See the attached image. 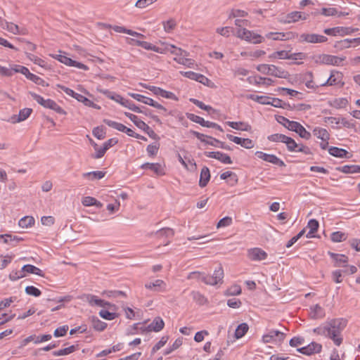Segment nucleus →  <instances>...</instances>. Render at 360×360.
I'll list each match as a JSON object with an SVG mask.
<instances>
[{"label": "nucleus", "mask_w": 360, "mask_h": 360, "mask_svg": "<svg viewBox=\"0 0 360 360\" xmlns=\"http://www.w3.org/2000/svg\"><path fill=\"white\" fill-rule=\"evenodd\" d=\"M346 325L347 321L345 319H333L326 326L314 329V332L329 338L335 345L340 346L343 340L341 334Z\"/></svg>", "instance_id": "obj_1"}, {"label": "nucleus", "mask_w": 360, "mask_h": 360, "mask_svg": "<svg viewBox=\"0 0 360 360\" xmlns=\"http://www.w3.org/2000/svg\"><path fill=\"white\" fill-rule=\"evenodd\" d=\"M224 278V270L221 266H219L218 269H216L214 271L212 276L205 275V274L200 273L199 271H193L191 272L188 276V279H198L201 280L207 285H214L218 283H221L223 282Z\"/></svg>", "instance_id": "obj_2"}, {"label": "nucleus", "mask_w": 360, "mask_h": 360, "mask_svg": "<svg viewBox=\"0 0 360 360\" xmlns=\"http://www.w3.org/2000/svg\"><path fill=\"white\" fill-rule=\"evenodd\" d=\"M277 121L288 129L298 134L301 138L307 140L311 138L310 132L307 131L305 128L299 122L295 121H290L283 116H279L277 119Z\"/></svg>", "instance_id": "obj_3"}, {"label": "nucleus", "mask_w": 360, "mask_h": 360, "mask_svg": "<svg viewBox=\"0 0 360 360\" xmlns=\"http://www.w3.org/2000/svg\"><path fill=\"white\" fill-rule=\"evenodd\" d=\"M257 70L263 74L279 78L285 79L289 76L287 71H285L274 65L261 64L257 67Z\"/></svg>", "instance_id": "obj_4"}, {"label": "nucleus", "mask_w": 360, "mask_h": 360, "mask_svg": "<svg viewBox=\"0 0 360 360\" xmlns=\"http://www.w3.org/2000/svg\"><path fill=\"white\" fill-rule=\"evenodd\" d=\"M31 95L34 100L44 108L51 109L60 115H66V112L54 101L51 99H44L42 96L34 93L31 94Z\"/></svg>", "instance_id": "obj_5"}, {"label": "nucleus", "mask_w": 360, "mask_h": 360, "mask_svg": "<svg viewBox=\"0 0 360 360\" xmlns=\"http://www.w3.org/2000/svg\"><path fill=\"white\" fill-rule=\"evenodd\" d=\"M124 115L129 118L137 127L145 131L151 139L155 140L160 139L158 134L143 121L139 120L136 115L127 112H124Z\"/></svg>", "instance_id": "obj_6"}, {"label": "nucleus", "mask_w": 360, "mask_h": 360, "mask_svg": "<svg viewBox=\"0 0 360 360\" xmlns=\"http://www.w3.org/2000/svg\"><path fill=\"white\" fill-rule=\"evenodd\" d=\"M313 59L314 63L316 64H326L338 66L343 60H345V58H340L328 54H319L313 56Z\"/></svg>", "instance_id": "obj_7"}, {"label": "nucleus", "mask_w": 360, "mask_h": 360, "mask_svg": "<svg viewBox=\"0 0 360 360\" xmlns=\"http://www.w3.org/2000/svg\"><path fill=\"white\" fill-rule=\"evenodd\" d=\"M237 37L253 44L262 43L264 37L261 35L251 32L245 28H240L237 30Z\"/></svg>", "instance_id": "obj_8"}, {"label": "nucleus", "mask_w": 360, "mask_h": 360, "mask_svg": "<svg viewBox=\"0 0 360 360\" xmlns=\"http://www.w3.org/2000/svg\"><path fill=\"white\" fill-rule=\"evenodd\" d=\"M309 14L300 11H292L285 15H281L278 21L283 24H290L298 22L300 20H306Z\"/></svg>", "instance_id": "obj_9"}, {"label": "nucleus", "mask_w": 360, "mask_h": 360, "mask_svg": "<svg viewBox=\"0 0 360 360\" xmlns=\"http://www.w3.org/2000/svg\"><path fill=\"white\" fill-rule=\"evenodd\" d=\"M285 334L283 332L271 330L268 333L262 336L264 343H275L281 344L285 339Z\"/></svg>", "instance_id": "obj_10"}, {"label": "nucleus", "mask_w": 360, "mask_h": 360, "mask_svg": "<svg viewBox=\"0 0 360 360\" xmlns=\"http://www.w3.org/2000/svg\"><path fill=\"white\" fill-rule=\"evenodd\" d=\"M344 84L343 74L339 71L332 70L329 78L325 82L321 84L320 86H340L342 87Z\"/></svg>", "instance_id": "obj_11"}, {"label": "nucleus", "mask_w": 360, "mask_h": 360, "mask_svg": "<svg viewBox=\"0 0 360 360\" xmlns=\"http://www.w3.org/2000/svg\"><path fill=\"white\" fill-rule=\"evenodd\" d=\"M327 40L328 38L326 37L314 33H303L300 36L299 39L300 42H307L311 44L324 43L327 41Z\"/></svg>", "instance_id": "obj_12"}, {"label": "nucleus", "mask_w": 360, "mask_h": 360, "mask_svg": "<svg viewBox=\"0 0 360 360\" xmlns=\"http://www.w3.org/2000/svg\"><path fill=\"white\" fill-rule=\"evenodd\" d=\"M322 349L321 345L316 342H311L306 347L298 348L297 350L300 353L305 355H311L316 353L321 352Z\"/></svg>", "instance_id": "obj_13"}, {"label": "nucleus", "mask_w": 360, "mask_h": 360, "mask_svg": "<svg viewBox=\"0 0 360 360\" xmlns=\"http://www.w3.org/2000/svg\"><path fill=\"white\" fill-rule=\"evenodd\" d=\"M144 286L146 289L150 290L153 292H159L166 291L167 285L164 281L157 279L153 282L146 283Z\"/></svg>", "instance_id": "obj_14"}, {"label": "nucleus", "mask_w": 360, "mask_h": 360, "mask_svg": "<svg viewBox=\"0 0 360 360\" xmlns=\"http://www.w3.org/2000/svg\"><path fill=\"white\" fill-rule=\"evenodd\" d=\"M248 256L252 261H261L267 257V254L262 249L255 248L248 250Z\"/></svg>", "instance_id": "obj_15"}, {"label": "nucleus", "mask_w": 360, "mask_h": 360, "mask_svg": "<svg viewBox=\"0 0 360 360\" xmlns=\"http://www.w3.org/2000/svg\"><path fill=\"white\" fill-rule=\"evenodd\" d=\"M14 72L22 73V75H25L27 79L37 84H40L41 82H43V79L41 77L31 73L28 68L24 66H20L18 69L14 70Z\"/></svg>", "instance_id": "obj_16"}, {"label": "nucleus", "mask_w": 360, "mask_h": 360, "mask_svg": "<svg viewBox=\"0 0 360 360\" xmlns=\"http://www.w3.org/2000/svg\"><path fill=\"white\" fill-rule=\"evenodd\" d=\"M150 91H153L154 94L162 96L163 98H169L177 101L178 98L172 92L165 91L160 87L150 86L147 87Z\"/></svg>", "instance_id": "obj_17"}, {"label": "nucleus", "mask_w": 360, "mask_h": 360, "mask_svg": "<svg viewBox=\"0 0 360 360\" xmlns=\"http://www.w3.org/2000/svg\"><path fill=\"white\" fill-rule=\"evenodd\" d=\"M32 112V109L28 108L20 110L18 115H13L11 117V122L18 123L25 120L27 117H29Z\"/></svg>", "instance_id": "obj_18"}, {"label": "nucleus", "mask_w": 360, "mask_h": 360, "mask_svg": "<svg viewBox=\"0 0 360 360\" xmlns=\"http://www.w3.org/2000/svg\"><path fill=\"white\" fill-rule=\"evenodd\" d=\"M328 255L335 261V266H343L348 262V258L345 255L336 254L328 252Z\"/></svg>", "instance_id": "obj_19"}, {"label": "nucleus", "mask_w": 360, "mask_h": 360, "mask_svg": "<svg viewBox=\"0 0 360 360\" xmlns=\"http://www.w3.org/2000/svg\"><path fill=\"white\" fill-rule=\"evenodd\" d=\"M309 315L314 319H322L325 316V311L319 304H315L310 307Z\"/></svg>", "instance_id": "obj_20"}, {"label": "nucleus", "mask_w": 360, "mask_h": 360, "mask_svg": "<svg viewBox=\"0 0 360 360\" xmlns=\"http://www.w3.org/2000/svg\"><path fill=\"white\" fill-rule=\"evenodd\" d=\"M210 179V169L207 167H203L200 172V177L199 181V185L203 188L207 186Z\"/></svg>", "instance_id": "obj_21"}, {"label": "nucleus", "mask_w": 360, "mask_h": 360, "mask_svg": "<svg viewBox=\"0 0 360 360\" xmlns=\"http://www.w3.org/2000/svg\"><path fill=\"white\" fill-rule=\"evenodd\" d=\"M165 323L160 317H156L153 322L148 325L147 329L148 331L158 332L164 328Z\"/></svg>", "instance_id": "obj_22"}, {"label": "nucleus", "mask_w": 360, "mask_h": 360, "mask_svg": "<svg viewBox=\"0 0 360 360\" xmlns=\"http://www.w3.org/2000/svg\"><path fill=\"white\" fill-rule=\"evenodd\" d=\"M142 169H149L153 171L155 174L158 175H162L165 174L164 169L162 165L159 163H145L141 166Z\"/></svg>", "instance_id": "obj_23"}, {"label": "nucleus", "mask_w": 360, "mask_h": 360, "mask_svg": "<svg viewBox=\"0 0 360 360\" xmlns=\"http://www.w3.org/2000/svg\"><path fill=\"white\" fill-rule=\"evenodd\" d=\"M328 153L334 157L340 158H347V155L348 154V152L346 150L335 146H331L330 148H329Z\"/></svg>", "instance_id": "obj_24"}, {"label": "nucleus", "mask_w": 360, "mask_h": 360, "mask_svg": "<svg viewBox=\"0 0 360 360\" xmlns=\"http://www.w3.org/2000/svg\"><path fill=\"white\" fill-rule=\"evenodd\" d=\"M313 134L322 141L329 140L330 139L328 131L326 129L321 127H315L313 130Z\"/></svg>", "instance_id": "obj_25"}, {"label": "nucleus", "mask_w": 360, "mask_h": 360, "mask_svg": "<svg viewBox=\"0 0 360 360\" xmlns=\"http://www.w3.org/2000/svg\"><path fill=\"white\" fill-rule=\"evenodd\" d=\"M319 224L316 219H310L308 222L307 227L309 229V231L307 233L306 236L308 238L314 237V233H316L319 229Z\"/></svg>", "instance_id": "obj_26"}, {"label": "nucleus", "mask_w": 360, "mask_h": 360, "mask_svg": "<svg viewBox=\"0 0 360 360\" xmlns=\"http://www.w3.org/2000/svg\"><path fill=\"white\" fill-rule=\"evenodd\" d=\"M227 124L233 129L248 131L251 129L250 125L242 122H228Z\"/></svg>", "instance_id": "obj_27"}, {"label": "nucleus", "mask_w": 360, "mask_h": 360, "mask_svg": "<svg viewBox=\"0 0 360 360\" xmlns=\"http://www.w3.org/2000/svg\"><path fill=\"white\" fill-rule=\"evenodd\" d=\"M34 221L33 217L26 216L19 220L18 225L22 228H29L34 224Z\"/></svg>", "instance_id": "obj_28"}, {"label": "nucleus", "mask_w": 360, "mask_h": 360, "mask_svg": "<svg viewBox=\"0 0 360 360\" xmlns=\"http://www.w3.org/2000/svg\"><path fill=\"white\" fill-rule=\"evenodd\" d=\"M105 172L101 171H95L84 173L82 174L84 178H86L89 180H94V179H101L105 176Z\"/></svg>", "instance_id": "obj_29"}, {"label": "nucleus", "mask_w": 360, "mask_h": 360, "mask_svg": "<svg viewBox=\"0 0 360 360\" xmlns=\"http://www.w3.org/2000/svg\"><path fill=\"white\" fill-rule=\"evenodd\" d=\"M84 297L86 299V301H87L89 304L91 306L96 305L101 307V305L103 304V300L99 299L96 295L88 294L85 295Z\"/></svg>", "instance_id": "obj_30"}, {"label": "nucleus", "mask_w": 360, "mask_h": 360, "mask_svg": "<svg viewBox=\"0 0 360 360\" xmlns=\"http://www.w3.org/2000/svg\"><path fill=\"white\" fill-rule=\"evenodd\" d=\"M22 270L25 271V274H34L40 276H44L43 271L40 269L31 264L24 265L22 266Z\"/></svg>", "instance_id": "obj_31"}, {"label": "nucleus", "mask_w": 360, "mask_h": 360, "mask_svg": "<svg viewBox=\"0 0 360 360\" xmlns=\"http://www.w3.org/2000/svg\"><path fill=\"white\" fill-rule=\"evenodd\" d=\"M93 328L98 331H103L107 327V323L101 321L98 318L93 316L91 318Z\"/></svg>", "instance_id": "obj_32"}, {"label": "nucleus", "mask_w": 360, "mask_h": 360, "mask_svg": "<svg viewBox=\"0 0 360 360\" xmlns=\"http://www.w3.org/2000/svg\"><path fill=\"white\" fill-rule=\"evenodd\" d=\"M249 329L248 325L245 323L240 324L235 332V337L236 339L243 337Z\"/></svg>", "instance_id": "obj_33"}, {"label": "nucleus", "mask_w": 360, "mask_h": 360, "mask_svg": "<svg viewBox=\"0 0 360 360\" xmlns=\"http://www.w3.org/2000/svg\"><path fill=\"white\" fill-rule=\"evenodd\" d=\"M190 101L192 102L195 105H197L200 109L206 110L209 114H212L216 112V110L213 109L211 106L206 105L202 101H200L197 99L191 98Z\"/></svg>", "instance_id": "obj_34"}, {"label": "nucleus", "mask_w": 360, "mask_h": 360, "mask_svg": "<svg viewBox=\"0 0 360 360\" xmlns=\"http://www.w3.org/2000/svg\"><path fill=\"white\" fill-rule=\"evenodd\" d=\"M77 349V345H71L68 347L55 351L53 352L54 356H63L70 354Z\"/></svg>", "instance_id": "obj_35"}, {"label": "nucleus", "mask_w": 360, "mask_h": 360, "mask_svg": "<svg viewBox=\"0 0 360 360\" xmlns=\"http://www.w3.org/2000/svg\"><path fill=\"white\" fill-rule=\"evenodd\" d=\"M103 122L108 126L112 127V128H114L120 131H122V132H124L125 129L127 127L126 126H124V124H122L121 123H119V122L110 120L105 119L103 120Z\"/></svg>", "instance_id": "obj_36"}, {"label": "nucleus", "mask_w": 360, "mask_h": 360, "mask_svg": "<svg viewBox=\"0 0 360 360\" xmlns=\"http://www.w3.org/2000/svg\"><path fill=\"white\" fill-rule=\"evenodd\" d=\"M142 48L146 49V50H151L157 53H163L164 50L162 48L158 47L148 41H141V45Z\"/></svg>", "instance_id": "obj_37"}, {"label": "nucleus", "mask_w": 360, "mask_h": 360, "mask_svg": "<svg viewBox=\"0 0 360 360\" xmlns=\"http://www.w3.org/2000/svg\"><path fill=\"white\" fill-rule=\"evenodd\" d=\"M187 117L191 121L198 123L202 127H208L209 124H207L210 123V121H205L202 117L195 115L194 114H188Z\"/></svg>", "instance_id": "obj_38"}, {"label": "nucleus", "mask_w": 360, "mask_h": 360, "mask_svg": "<svg viewBox=\"0 0 360 360\" xmlns=\"http://www.w3.org/2000/svg\"><path fill=\"white\" fill-rule=\"evenodd\" d=\"M26 276V274L25 273V271L22 270V268L21 269V270L20 271H18V270H13L9 276H8V278L11 281H17L20 278H22L23 277H25Z\"/></svg>", "instance_id": "obj_39"}, {"label": "nucleus", "mask_w": 360, "mask_h": 360, "mask_svg": "<svg viewBox=\"0 0 360 360\" xmlns=\"http://www.w3.org/2000/svg\"><path fill=\"white\" fill-rule=\"evenodd\" d=\"M165 49L176 56H188L186 51L180 48H177L174 45H169L165 48Z\"/></svg>", "instance_id": "obj_40"}, {"label": "nucleus", "mask_w": 360, "mask_h": 360, "mask_svg": "<svg viewBox=\"0 0 360 360\" xmlns=\"http://www.w3.org/2000/svg\"><path fill=\"white\" fill-rule=\"evenodd\" d=\"M284 143L286 144V146L289 151L297 152V149L299 147V143H297L294 139L288 136Z\"/></svg>", "instance_id": "obj_41"}, {"label": "nucleus", "mask_w": 360, "mask_h": 360, "mask_svg": "<svg viewBox=\"0 0 360 360\" xmlns=\"http://www.w3.org/2000/svg\"><path fill=\"white\" fill-rule=\"evenodd\" d=\"M345 174L360 172V167L358 165H345L340 169Z\"/></svg>", "instance_id": "obj_42"}, {"label": "nucleus", "mask_w": 360, "mask_h": 360, "mask_svg": "<svg viewBox=\"0 0 360 360\" xmlns=\"http://www.w3.org/2000/svg\"><path fill=\"white\" fill-rule=\"evenodd\" d=\"M122 105L128 108L135 112L142 113L143 112L139 107L136 106L131 101L125 99L122 103Z\"/></svg>", "instance_id": "obj_43"}, {"label": "nucleus", "mask_w": 360, "mask_h": 360, "mask_svg": "<svg viewBox=\"0 0 360 360\" xmlns=\"http://www.w3.org/2000/svg\"><path fill=\"white\" fill-rule=\"evenodd\" d=\"M75 98H76L78 101L83 103L86 106H91L97 108L96 104H94L91 101L79 94H77Z\"/></svg>", "instance_id": "obj_44"}, {"label": "nucleus", "mask_w": 360, "mask_h": 360, "mask_svg": "<svg viewBox=\"0 0 360 360\" xmlns=\"http://www.w3.org/2000/svg\"><path fill=\"white\" fill-rule=\"evenodd\" d=\"M288 136L281 134H274L269 136L267 139L272 142H281L285 143V141Z\"/></svg>", "instance_id": "obj_45"}, {"label": "nucleus", "mask_w": 360, "mask_h": 360, "mask_svg": "<svg viewBox=\"0 0 360 360\" xmlns=\"http://www.w3.org/2000/svg\"><path fill=\"white\" fill-rule=\"evenodd\" d=\"M216 160H218L219 161H220L221 162H222L224 164H231L232 163V160L228 155L223 153L221 152H219V151H217Z\"/></svg>", "instance_id": "obj_46"}, {"label": "nucleus", "mask_w": 360, "mask_h": 360, "mask_svg": "<svg viewBox=\"0 0 360 360\" xmlns=\"http://www.w3.org/2000/svg\"><path fill=\"white\" fill-rule=\"evenodd\" d=\"M193 299L199 304L202 305L207 302L206 298L199 292L193 291L191 292Z\"/></svg>", "instance_id": "obj_47"}, {"label": "nucleus", "mask_w": 360, "mask_h": 360, "mask_svg": "<svg viewBox=\"0 0 360 360\" xmlns=\"http://www.w3.org/2000/svg\"><path fill=\"white\" fill-rule=\"evenodd\" d=\"M99 315L104 319L111 321L117 317L116 313L110 312L107 310L102 309L99 312Z\"/></svg>", "instance_id": "obj_48"}, {"label": "nucleus", "mask_w": 360, "mask_h": 360, "mask_svg": "<svg viewBox=\"0 0 360 360\" xmlns=\"http://www.w3.org/2000/svg\"><path fill=\"white\" fill-rule=\"evenodd\" d=\"M266 162L278 165L280 167L285 166V164L283 160L277 158L276 155L271 154L269 155Z\"/></svg>", "instance_id": "obj_49"}, {"label": "nucleus", "mask_w": 360, "mask_h": 360, "mask_svg": "<svg viewBox=\"0 0 360 360\" xmlns=\"http://www.w3.org/2000/svg\"><path fill=\"white\" fill-rule=\"evenodd\" d=\"M176 23L174 19L163 22L164 30L166 32H171L176 27Z\"/></svg>", "instance_id": "obj_50"}, {"label": "nucleus", "mask_w": 360, "mask_h": 360, "mask_svg": "<svg viewBox=\"0 0 360 360\" xmlns=\"http://www.w3.org/2000/svg\"><path fill=\"white\" fill-rule=\"evenodd\" d=\"M343 30L341 27H336L333 28H326L323 30V32L327 35L336 36L337 34L341 35Z\"/></svg>", "instance_id": "obj_51"}, {"label": "nucleus", "mask_w": 360, "mask_h": 360, "mask_svg": "<svg viewBox=\"0 0 360 360\" xmlns=\"http://www.w3.org/2000/svg\"><path fill=\"white\" fill-rule=\"evenodd\" d=\"M330 238L333 242H341L346 239L345 234L341 231L333 232L331 234Z\"/></svg>", "instance_id": "obj_52"}, {"label": "nucleus", "mask_w": 360, "mask_h": 360, "mask_svg": "<svg viewBox=\"0 0 360 360\" xmlns=\"http://www.w3.org/2000/svg\"><path fill=\"white\" fill-rule=\"evenodd\" d=\"M25 292L27 295H32L34 297H39L41 294L40 290L32 285L27 286L25 288Z\"/></svg>", "instance_id": "obj_53"}, {"label": "nucleus", "mask_w": 360, "mask_h": 360, "mask_svg": "<svg viewBox=\"0 0 360 360\" xmlns=\"http://www.w3.org/2000/svg\"><path fill=\"white\" fill-rule=\"evenodd\" d=\"M184 57L179 58H174V60L179 63V64H182L188 68H192L194 65V61L191 59L185 58L186 56H183Z\"/></svg>", "instance_id": "obj_54"}, {"label": "nucleus", "mask_w": 360, "mask_h": 360, "mask_svg": "<svg viewBox=\"0 0 360 360\" xmlns=\"http://www.w3.org/2000/svg\"><path fill=\"white\" fill-rule=\"evenodd\" d=\"M233 222L232 218L230 217H225L219 220L217 224L218 229L230 226Z\"/></svg>", "instance_id": "obj_55"}, {"label": "nucleus", "mask_w": 360, "mask_h": 360, "mask_svg": "<svg viewBox=\"0 0 360 360\" xmlns=\"http://www.w3.org/2000/svg\"><path fill=\"white\" fill-rule=\"evenodd\" d=\"M352 39H345L339 41H337V43L335 45V47L338 49H347L350 47L352 44Z\"/></svg>", "instance_id": "obj_56"}, {"label": "nucleus", "mask_w": 360, "mask_h": 360, "mask_svg": "<svg viewBox=\"0 0 360 360\" xmlns=\"http://www.w3.org/2000/svg\"><path fill=\"white\" fill-rule=\"evenodd\" d=\"M5 23L6 25V28L8 32L15 34L20 33V28L17 25L6 21L5 22Z\"/></svg>", "instance_id": "obj_57"}, {"label": "nucleus", "mask_w": 360, "mask_h": 360, "mask_svg": "<svg viewBox=\"0 0 360 360\" xmlns=\"http://www.w3.org/2000/svg\"><path fill=\"white\" fill-rule=\"evenodd\" d=\"M305 229H303L295 236L292 237L286 244V248H289L294 245L304 234Z\"/></svg>", "instance_id": "obj_58"}, {"label": "nucleus", "mask_w": 360, "mask_h": 360, "mask_svg": "<svg viewBox=\"0 0 360 360\" xmlns=\"http://www.w3.org/2000/svg\"><path fill=\"white\" fill-rule=\"evenodd\" d=\"M321 13L325 16H334L338 15V11L335 8H323Z\"/></svg>", "instance_id": "obj_59"}, {"label": "nucleus", "mask_w": 360, "mask_h": 360, "mask_svg": "<svg viewBox=\"0 0 360 360\" xmlns=\"http://www.w3.org/2000/svg\"><path fill=\"white\" fill-rule=\"evenodd\" d=\"M241 293V288L240 285H232L226 290L227 295H238Z\"/></svg>", "instance_id": "obj_60"}, {"label": "nucleus", "mask_w": 360, "mask_h": 360, "mask_svg": "<svg viewBox=\"0 0 360 360\" xmlns=\"http://www.w3.org/2000/svg\"><path fill=\"white\" fill-rule=\"evenodd\" d=\"M266 37L268 39H272L274 40H283L285 37V34L283 32H269Z\"/></svg>", "instance_id": "obj_61"}, {"label": "nucleus", "mask_w": 360, "mask_h": 360, "mask_svg": "<svg viewBox=\"0 0 360 360\" xmlns=\"http://www.w3.org/2000/svg\"><path fill=\"white\" fill-rule=\"evenodd\" d=\"M248 13L245 11L239 9H233L229 14V18L237 17H246Z\"/></svg>", "instance_id": "obj_62"}, {"label": "nucleus", "mask_w": 360, "mask_h": 360, "mask_svg": "<svg viewBox=\"0 0 360 360\" xmlns=\"http://www.w3.org/2000/svg\"><path fill=\"white\" fill-rule=\"evenodd\" d=\"M255 82L256 84H264L266 86H270L273 84L274 81L270 78L259 77L257 78H255Z\"/></svg>", "instance_id": "obj_63"}, {"label": "nucleus", "mask_w": 360, "mask_h": 360, "mask_svg": "<svg viewBox=\"0 0 360 360\" xmlns=\"http://www.w3.org/2000/svg\"><path fill=\"white\" fill-rule=\"evenodd\" d=\"M348 103L346 98H338L333 101V106L336 108H345Z\"/></svg>", "instance_id": "obj_64"}]
</instances>
